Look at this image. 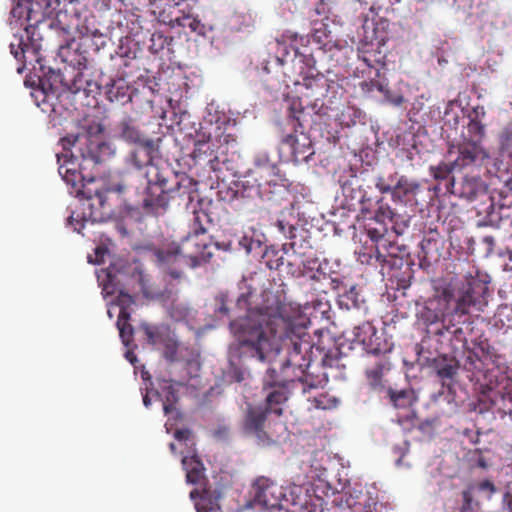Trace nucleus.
I'll return each instance as SVG.
<instances>
[{"mask_svg":"<svg viewBox=\"0 0 512 512\" xmlns=\"http://www.w3.org/2000/svg\"><path fill=\"white\" fill-rule=\"evenodd\" d=\"M309 319L301 307L294 303H279L274 307L251 310L246 316L230 322L235 340L228 347L227 374L236 382L245 379L248 362L272 363L280 354L282 343L288 339L291 348L281 366V378L274 379L275 370H267L265 382L273 387L267 393V410L249 408L243 422L245 434L255 437L259 444L267 445L280 438L286 428L277 423L266 425V414L281 415V404L288 399V387L302 393L322 386L325 377L312 376L307 370L313 361L314 346L306 332Z\"/></svg>","mask_w":512,"mask_h":512,"instance_id":"1","label":"nucleus"},{"mask_svg":"<svg viewBox=\"0 0 512 512\" xmlns=\"http://www.w3.org/2000/svg\"><path fill=\"white\" fill-rule=\"evenodd\" d=\"M62 152H57L58 172L62 179L75 189V195L83 196L81 201L83 214L75 216V213L68 217L67 224L77 233L88 222H101L105 218L102 208L105 203V196L95 188L87 187L94 181V176L83 175V170H89L96 165L108 160L115 153L110 143L101 141L97 137L87 134H69L59 141Z\"/></svg>","mask_w":512,"mask_h":512,"instance_id":"2","label":"nucleus"},{"mask_svg":"<svg viewBox=\"0 0 512 512\" xmlns=\"http://www.w3.org/2000/svg\"><path fill=\"white\" fill-rule=\"evenodd\" d=\"M486 282L469 278L455 285L444 284L435 287L434 294L423 303L416 304L417 321L425 326L440 322L443 329L438 335H443L460 323V318L472 311L482 312L487 306Z\"/></svg>","mask_w":512,"mask_h":512,"instance_id":"3","label":"nucleus"},{"mask_svg":"<svg viewBox=\"0 0 512 512\" xmlns=\"http://www.w3.org/2000/svg\"><path fill=\"white\" fill-rule=\"evenodd\" d=\"M303 41L297 33L285 32L273 44L275 55L264 69L270 72L273 67H281L284 76L302 97L318 99L327 90V80L317 72L312 55L300 50Z\"/></svg>","mask_w":512,"mask_h":512,"instance_id":"4","label":"nucleus"},{"mask_svg":"<svg viewBox=\"0 0 512 512\" xmlns=\"http://www.w3.org/2000/svg\"><path fill=\"white\" fill-rule=\"evenodd\" d=\"M237 143L234 127L229 124L210 103L206 107L204 125L196 132L194 139L193 159L204 165L209 172L210 179L215 182H224L229 174L227 152Z\"/></svg>","mask_w":512,"mask_h":512,"instance_id":"5","label":"nucleus"},{"mask_svg":"<svg viewBox=\"0 0 512 512\" xmlns=\"http://www.w3.org/2000/svg\"><path fill=\"white\" fill-rule=\"evenodd\" d=\"M193 228L179 243H173L167 250L155 252L157 263L161 269L178 279L182 276L177 269H168L175 264L179 267L197 268L207 263L213 255V243L207 234L206 225L210 222L208 214L194 211Z\"/></svg>","mask_w":512,"mask_h":512,"instance_id":"6","label":"nucleus"},{"mask_svg":"<svg viewBox=\"0 0 512 512\" xmlns=\"http://www.w3.org/2000/svg\"><path fill=\"white\" fill-rule=\"evenodd\" d=\"M144 177L145 188L141 203L144 209L154 214L166 210L169 193H178L179 196H186L189 201H193L198 190V182L187 174L174 175L175 185L167 187L168 179L157 166H151Z\"/></svg>","mask_w":512,"mask_h":512,"instance_id":"7","label":"nucleus"},{"mask_svg":"<svg viewBox=\"0 0 512 512\" xmlns=\"http://www.w3.org/2000/svg\"><path fill=\"white\" fill-rule=\"evenodd\" d=\"M174 437L181 446L188 449L182 458L187 483L202 487L201 494L198 493V489L190 492V498L194 501L196 511L219 512L220 507L217 503V497H213L210 491L203 487L206 480L205 468L192 449L195 443L191 431L189 429L176 430Z\"/></svg>","mask_w":512,"mask_h":512,"instance_id":"8","label":"nucleus"},{"mask_svg":"<svg viewBox=\"0 0 512 512\" xmlns=\"http://www.w3.org/2000/svg\"><path fill=\"white\" fill-rule=\"evenodd\" d=\"M97 279L102 287V294L105 298L118 292L116 301H108L107 314L110 318L113 317L114 310L118 308L117 328L119 330L120 338L125 346H129L133 335V328L129 324L130 315L132 312V305L134 300L131 295L118 289L117 275L110 269L101 270L97 273Z\"/></svg>","mask_w":512,"mask_h":512,"instance_id":"9","label":"nucleus"},{"mask_svg":"<svg viewBox=\"0 0 512 512\" xmlns=\"http://www.w3.org/2000/svg\"><path fill=\"white\" fill-rule=\"evenodd\" d=\"M308 489L293 485L289 488V495L281 486L266 477H259L253 483V507L259 509H282L285 504L304 507L308 504Z\"/></svg>","mask_w":512,"mask_h":512,"instance_id":"10","label":"nucleus"},{"mask_svg":"<svg viewBox=\"0 0 512 512\" xmlns=\"http://www.w3.org/2000/svg\"><path fill=\"white\" fill-rule=\"evenodd\" d=\"M142 327L151 344H163V354L168 361H183L196 368L199 367L198 355L184 344L178 343L167 325L151 327L143 324Z\"/></svg>","mask_w":512,"mask_h":512,"instance_id":"11","label":"nucleus"},{"mask_svg":"<svg viewBox=\"0 0 512 512\" xmlns=\"http://www.w3.org/2000/svg\"><path fill=\"white\" fill-rule=\"evenodd\" d=\"M388 26V21L383 18L377 21L364 20L363 36L359 50L363 54L370 55L369 57L366 55L362 57L363 61L370 67L373 61L380 63L384 58L383 48L389 39Z\"/></svg>","mask_w":512,"mask_h":512,"instance_id":"12","label":"nucleus"},{"mask_svg":"<svg viewBox=\"0 0 512 512\" xmlns=\"http://www.w3.org/2000/svg\"><path fill=\"white\" fill-rule=\"evenodd\" d=\"M279 153L285 161L299 165L309 163L315 155V149L310 136L295 129L282 138Z\"/></svg>","mask_w":512,"mask_h":512,"instance_id":"13","label":"nucleus"},{"mask_svg":"<svg viewBox=\"0 0 512 512\" xmlns=\"http://www.w3.org/2000/svg\"><path fill=\"white\" fill-rule=\"evenodd\" d=\"M179 385V382L162 380L159 382L158 389L147 392L143 396V404L146 408L151 405L152 398H155L162 403L164 414L168 417V420L165 423V429L167 433L171 432L173 426L181 417L180 412L175 407V404L178 400L176 386Z\"/></svg>","mask_w":512,"mask_h":512,"instance_id":"14","label":"nucleus"},{"mask_svg":"<svg viewBox=\"0 0 512 512\" xmlns=\"http://www.w3.org/2000/svg\"><path fill=\"white\" fill-rule=\"evenodd\" d=\"M277 166L270 160L267 152H260L255 156L254 168L245 176L242 186L248 190L247 195L260 196L264 184L271 182V177L277 174Z\"/></svg>","mask_w":512,"mask_h":512,"instance_id":"15","label":"nucleus"},{"mask_svg":"<svg viewBox=\"0 0 512 512\" xmlns=\"http://www.w3.org/2000/svg\"><path fill=\"white\" fill-rule=\"evenodd\" d=\"M44 10L32 0H14L10 12V24L19 26L29 33L30 28L42 22Z\"/></svg>","mask_w":512,"mask_h":512,"instance_id":"16","label":"nucleus"},{"mask_svg":"<svg viewBox=\"0 0 512 512\" xmlns=\"http://www.w3.org/2000/svg\"><path fill=\"white\" fill-rule=\"evenodd\" d=\"M351 342L354 346H360L368 354L376 355L389 351L387 343L369 322H364L353 329Z\"/></svg>","mask_w":512,"mask_h":512,"instance_id":"17","label":"nucleus"},{"mask_svg":"<svg viewBox=\"0 0 512 512\" xmlns=\"http://www.w3.org/2000/svg\"><path fill=\"white\" fill-rule=\"evenodd\" d=\"M49 27L55 28L60 34L65 36V41H74L75 36H96L98 30L90 29L85 24L81 23V19L77 14H68L67 12H60L54 21L49 24Z\"/></svg>","mask_w":512,"mask_h":512,"instance_id":"18","label":"nucleus"},{"mask_svg":"<svg viewBox=\"0 0 512 512\" xmlns=\"http://www.w3.org/2000/svg\"><path fill=\"white\" fill-rule=\"evenodd\" d=\"M446 189L450 193L458 194L462 198L473 201L486 194L487 185L481 180L480 177L467 175L463 178L457 189L455 188L454 178H449L446 184Z\"/></svg>","mask_w":512,"mask_h":512,"instance_id":"19","label":"nucleus"},{"mask_svg":"<svg viewBox=\"0 0 512 512\" xmlns=\"http://www.w3.org/2000/svg\"><path fill=\"white\" fill-rule=\"evenodd\" d=\"M157 156V143L152 139H146L143 143L138 144V147L131 152L127 157V162L138 170L147 167V172L151 166H154L152 161Z\"/></svg>","mask_w":512,"mask_h":512,"instance_id":"20","label":"nucleus"},{"mask_svg":"<svg viewBox=\"0 0 512 512\" xmlns=\"http://www.w3.org/2000/svg\"><path fill=\"white\" fill-rule=\"evenodd\" d=\"M375 186L381 193H392L393 197L414 195L420 187L418 182L409 180L404 176H401L395 185H392L384 177L380 176L377 178Z\"/></svg>","mask_w":512,"mask_h":512,"instance_id":"21","label":"nucleus"},{"mask_svg":"<svg viewBox=\"0 0 512 512\" xmlns=\"http://www.w3.org/2000/svg\"><path fill=\"white\" fill-rule=\"evenodd\" d=\"M486 157L487 154L480 146L479 141L475 140L471 143H463L459 147L457 158L452 162L457 168H464Z\"/></svg>","mask_w":512,"mask_h":512,"instance_id":"22","label":"nucleus"},{"mask_svg":"<svg viewBox=\"0 0 512 512\" xmlns=\"http://www.w3.org/2000/svg\"><path fill=\"white\" fill-rule=\"evenodd\" d=\"M115 132L119 138L126 142L140 144L145 141L135 120L130 116H125L118 122Z\"/></svg>","mask_w":512,"mask_h":512,"instance_id":"23","label":"nucleus"},{"mask_svg":"<svg viewBox=\"0 0 512 512\" xmlns=\"http://www.w3.org/2000/svg\"><path fill=\"white\" fill-rule=\"evenodd\" d=\"M183 0H151L155 8L159 9V18L171 28L188 27V21H182V15H175L173 17L165 16V7L175 8L180 5Z\"/></svg>","mask_w":512,"mask_h":512,"instance_id":"24","label":"nucleus"},{"mask_svg":"<svg viewBox=\"0 0 512 512\" xmlns=\"http://www.w3.org/2000/svg\"><path fill=\"white\" fill-rule=\"evenodd\" d=\"M106 94L110 102L125 104L131 101L130 88L124 79L113 81L108 87Z\"/></svg>","mask_w":512,"mask_h":512,"instance_id":"25","label":"nucleus"},{"mask_svg":"<svg viewBox=\"0 0 512 512\" xmlns=\"http://www.w3.org/2000/svg\"><path fill=\"white\" fill-rule=\"evenodd\" d=\"M346 485L347 481L342 482L341 480H338L336 485H332L329 481L319 478L313 484V492L317 498L322 499L324 497H330L337 493L344 492Z\"/></svg>","mask_w":512,"mask_h":512,"instance_id":"26","label":"nucleus"},{"mask_svg":"<svg viewBox=\"0 0 512 512\" xmlns=\"http://www.w3.org/2000/svg\"><path fill=\"white\" fill-rule=\"evenodd\" d=\"M362 90L365 92H372L374 90L379 91L383 94L386 102L392 104L393 106H401L405 99L401 94H393L388 88L386 84L380 82H363L361 84Z\"/></svg>","mask_w":512,"mask_h":512,"instance_id":"27","label":"nucleus"},{"mask_svg":"<svg viewBox=\"0 0 512 512\" xmlns=\"http://www.w3.org/2000/svg\"><path fill=\"white\" fill-rule=\"evenodd\" d=\"M264 242L265 235L254 228H249L247 231H245L239 240V244L246 250L247 253H251L260 249Z\"/></svg>","mask_w":512,"mask_h":512,"instance_id":"28","label":"nucleus"},{"mask_svg":"<svg viewBox=\"0 0 512 512\" xmlns=\"http://www.w3.org/2000/svg\"><path fill=\"white\" fill-rule=\"evenodd\" d=\"M282 249H283V251H284V253L286 255V258L281 256L280 258H278L276 260L275 264H273L271 262H268L269 268H271V269L272 268H279L281 265H284V263L286 262L287 273L291 274L294 277H301L302 276V270L296 266V264H295V262H293V260H291V258L289 256L288 245L284 244Z\"/></svg>","mask_w":512,"mask_h":512,"instance_id":"29","label":"nucleus"},{"mask_svg":"<svg viewBox=\"0 0 512 512\" xmlns=\"http://www.w3.org/2000/svg\"><path fill=\"white\" fill-rule=\"evenodd\" d=\"M167 312L171 319L174 321H185L191 315L192 310L187 304L183 302L173 301L167 307Z\"/></svg>","mask_w":512,"mask_h":512,"instance_id":"30","label":"nucleus"},{"mask_svg":"<svg viewBox=\"0 0 512 512\" xmlns=\"http://www.w3.org/2000/svg\"><path fill=\"white\" fill-rule=\"evenodd\" d=\"M436 373L442 380L452 379L457 373L458 367L453 361H449L446 358L436 360L435 365Z\"/></svg>","mask_w":512,"mask_h":512,"instance_id":"31","label":"nucleus"},{"mask_svg":"<svg viewBox=\"0 0 512 512\" xmlns=\"http://www.w3.org/2000/svg\"><path fill=\"white\" fill-rule=\"evenodd\" d=\"M364 302L362 296L355 286H352L348 291L340 296V305L345 306L347 309L360 308Z\"/></svg>","mask_w":512,"mask_h":512,"instance_id":"32","label":"nucleus"},{"mask_svg":"<svg viewBox=\"0 0 512 512\" xmlns=\"http://www.w3.org/2000/svg\"><path fill=\"white\" fill-rule=\"evenodd\" d=\"M389 395L394 406L397 408H406L415 402V396L413 392L408 390H401L399 392L390 390Z\"/></svg>","mask_w":512,"mask_h":512,"instance_id":"33","label":"nucleus"},{"mask_svg":"<svg viewBox=\"0 0 512 512\" xmlns=\"http://www.w3.org/2000/svg\"><path fill=\"white\" fill-rule=\"evenodd\" d=\"M171 42L167 36L163 35L161 32H154L150 38L149 50L153 54H158L163 51L166 46H168Z\"/></svg>","mask_w":512,"mask_h":512,"instance_id":"34","label":"nucleus"},{"mask_svg":"<svg viewBox=\"0 0 512 512\" xmlns=\"http://www.w3.org/2000/svg\"><path fill=\"white\" fill-rule=\"evenodd\" d=\"M29 50L30 47L24 43L23 37L15 34L14 39L10 43V51L15 59L21 60Z\"/></svg>","mask_w":512,"mask_h":512,"instance_id":"35","label":"nucleus"},{"mask_svg":"<svg viewBox=\"0 0 512 512\" xmlns=\"http://www.w3.org/2000/svg\"><path fill=\"white\" fill-rule=\"evenodd\" d=\"M457 167L454 166V163H440L437 166H431L430 167V174L433 176L436 180H445L448 179L450 174L454 169Z\"/></svg>","mask_w":512,"mask_h":512,"instance_id":"36","label":"nucleus"},{"mask_svg":"<svg viewBox=\"0 0 512 512\" xmlns=\"http://www.w3.org/2000/svg\"><path fill=\"white\" fill-rule=\"evenodd\" d=\"M294 244H289V256L293 262H295L296 266L302 270V276L305 275L306 270H312L313 266L311 260H307L304 255L296 253L293 249Z\"/></svg>","mask_w":512,"mask_h":512,"instance_id":"37","label":"nucleus"},{"mask_svg":"<svg viewBox=\"0 0 512 512\" xmlns=\"http://www.w3.org/2000/svg\"><path fill=\"white\" fill-rule=\"evenodd\" d=\"M500 145L502 152L512 158V122L502 131L500 135Z\"/></svg>","mask_w":512,"mask_h":512,"instance_id":"38","label":"nucleus"},{"mask_svg":"<svg viewBox=\"0 0 512 512\" xmlns=\"http://www.w3.org/2000/svg\"><path fill=\"white\" fill-rule=\"evenodd\" d=\"M182 21H188V28L191 30V32L196 33L200 36H205L206 34V27L203 23H201L200 20H198L195 17H192L189 14H183L182 15Z\"/></svg>","mask_w":512,"mask_h":512,"instance_id":"39","label":"nucleus"},{"mask_svg":"<svg viewBox=\"0 0 512 512\" xmlns=\"http://www.w3.org/2000/svg\"><path fill=\"white\" fill-rule=\"evenodd\" d=\"M463 504L460 512H477L478 503L473 500V494L470 489L463 491L462 493Z\"/></svg>","mask_w":512,"mask_h":512,"instance_id":"40","label":"nucleus"},{"mask_svg":"<svg viewBox=\"0 0 512 512\" xmlns=\"http://www.w3.org/2000/svg\"><path fill=\"white\" fill-rule=\"evenodd\" d=\"M359 2H364L365 4H370V11L373 13H378L384 8H388L394 4L399 3L401 0H358Z\"/></svg>","mask_w":512,"mask_h":512,"instance_id":"41","label":"nucleus"},{"mask_svg":"<svg viewBox=\"0 0 512 512\" xmlns=\"http://www.w3.org/2000/svg\"><path fill=\"white\" fill-rule=\"evenodd\" d=\"M274 228L286 239H292L295 236V227L284 220H277L274 223Z\"/></svg>","mask_w":512,"mask_h":512,"instance_id":"42","label":"nucleus"},{"mask_svg":"<svg viewBox=\"0 0 512 512\" xmlns=\"http://www.w3.org/2000/svg\"><path fill=\"white\" fill-rule=\"evenodd\" d=\"M382 375L383 368L380 365H376L375 367L366 371L367 379L369 380V383L374 387L380 385Z\"/></svg>","mask_w":512,"mask_h":512,"instance_id":"43","label":"nucleus"},{"mask_svg":"<svg viewBox=\"0 0 512 512\" xmlns=\"http://www.w3.org/2000/svg\"><path fill=\"white\" fill-rule=\"evenodd\" d=\"M321 26H324V25L321 24ZM327 38H328V34L326 32L325 27L315 28L314 32L311 34L312 42L318 44L320 47L327 45V42H326Z\"/></svg>","mask_w":512,"mask_h":512,"instance_id":"44","label":"nucleus"},{"mask_svg":"<svg viewBox=\"0 0 512 512\" xmlns=\"http://www.w3.org/2000/svg\"><path fill=\"white\" fill-rule=\"evenodd\" d=\"M107 253V249L102 246H98L95 248V259L89 255L88 262L93 264H100L104 261V255Z\"/></svg>","mask_w":512,"mask_h":512,"instance_id":"45","label":"nucleus"},{"mask_svg":"<svg viewBox=\"0 0 512 512\" xmlns=\"http://www.w3.org/2000/svg\"><path fill=\"white\" fill-rule=\"evenodd\" d=\"M290 110L291 116L300 124L301 114L303 113V105L301 100L294 101L290 106Z\"/></svg>","mask_w":512,"mask_h":512,"instance_id":"46","label":"nucleus"},{"mask_svg":"<svg viewBox=\"0 0 512 512\" xmlns=\"http://www.w3.org/2000/svg\"><path fill=\"white\" fill-rule=\"evenodd\" d=\"M468 129L469 131H473L474 133H476L479 136V138H481L484 134V126L478 120H471L468 125Z\"/></svg>","mask_w":512,"mask_h":512,"instance_id":"47","label":"nucleus"},{"mask_svg":"<svg viewBox=\"0 0 512 512\" xmlns=\"http://www.w3.org/2000/svg\"><path fill=\"white\" fill-rule=\"evenodd\" d=\"M356 254H357V260L361 264H371V261L373 259V255L371 252L361 250L359 252H356Z\"/></svg>","mask_w":512,"mask_h":512,"instance_id":"48","label":"nucleus"},{"mask_svg":"<svg viewBox=\"0 0 512 512\" xmlns=\"http://www.w3.org/2000/svg\"><path fill=\"white\" fill-rule=\"evenodd\" d=\"M216 301H217V305H218L216 308V311H218L219 313H221L223 315H227L228 308L226 307V296L222 294L216 298Z\"/></svg>","mask_w":512,"mask_h":512,"instance_id":"49","label":"nucleus"},{"mask_svg":"<svg viewBox=\"0 0 512 512\" xmlns=\"http://www.w3.org/2000/svg\"><path fill=\"white\" fill-rule=\"evenodd\" d=\"M480 491H489L490 494H494L496 492V488L494 484L489 480L482 481L478 486Z\"/></svg>","mask_w":512,"mask_h":512,"instance_id":"50","label":"nucleus"},{"mask_svg":"<svg viewBox=\"0 0 512 512\" xmlns=\"http://www.w3.org/2000/svg\"><path fill=\"white\" fill-rule=\"evenodd\" d=\"M485 116V109L483 106H476L472 111V119L480 121L481 118Z\"/></svg>","mask_w":512,"mask_h":512,"instance_id":"51","label":"nucleus"},{"mask_svg":"<svg viewBox=\"0 0 512 512\" xmlns=\"http://www.w3.org/2000/svg\"><path fill=\"white\" fill-rule=\"evenodd\" d=\"M139 285H140V289L142 291V293L145 295V296H149V291L147 289V286H146V281L144 279V276L139 273Z\"/></svg>","mask_w":512,"mask_h":512,"instance_id":"52","label":"nucleus"},{"mask_svg":"<svg viewBox=\"0 0 512 512\" xmlns=\"http://www.w3.org/2000/svg\"><path fill=\"white\" fill-rule=\"evenodd\" d=\"M126 188H127V186L125 184H116V185H112L109 188V191L122 194L126 190Z\"/></svg>","mask_w":512,"mask_h":512,"instance_id":"53","label":"nucleus"},{"mask_svg":"<svg viewBox=\"0 0 512 512\" xmlns=\"http://www.w3.org/2000/svg\"><path fill=\"white\" fill-rule=\"evenodd\" d=\"M125 358L132 364L134 365L136 362H137V357L135 356L134 352L133 351H130L128 350L126 353H125Z\"/></svg>","mask_w":512,"mask_h":512,"instance_id":"54","label":"nucleus"},{"mask_svg":"<svg viewBox=\"0 0 512 512\" xmlns=\"http://www.w3.org/2000/svg\"><path fill=\"white\" fill-rule=\"evenodd\" d=\"M476 464L478 467H480L482 469H486L488 467V463L486 462L485 458L482 456L478 457Z\"/></svg>","mask_w":512,"mask_h":512,"instance_id":"55","label":"nucleus"},{"mask_svg":"<svg viewBox=\"0 0 512 512\" xmlns=\"http://www.w3.org/2000/svg\"><path fill=\"white\" fill-rule=\"evenodd\" d=\"M414 153H418V151L416 150V147H415V146H413V147H412V150L408 152V154H407V158H408L409 160H412V159H413V157H414Z\"/></svg>","mask_w":512,"mask_h":512,"instance_id":"56","label":"nucleus"},{"mask_svg":"<svg viewBox=\"0 0 512 512\" xmlns=\"http://www.w3.org/2000/svg\"><path fill=\"white\" fill-rule=\"evenodd\" d=\"M169 447H170L171 452H172V453H175L176 445H175L174 443H171V444L169 445Z\"/></svg>","mask_w":512,"mask_h":512,"instance_id":"57","label":"nucleus"},{"mask_svg":"<svg viewBox=\"0 0 512 512\" xmlns=\"http://www.w3.org/2000/svg\"><path fill=\"white\" fill-rule=\"evenodd\" d=\"M455 334H462L463 333V330L461 328H457L455 331H454Z\"/></svg>","mask_w":512,"mask_h":512,"instance_id":"58","label":"nucleus"},{"mask_svg":"<svg viewBox=\"0 0 512 512\" xmlns=\"http://www.w3.org/2000/svg\"><path fill=\"white\" fill-rule=\"evenodd\" d=\"M381 259H382V255L377 254V255H376V260H377V261H381Z\"/></svg>","mask_w":512,"mask_h":512,"instance_id":"59","label":"nucleus"},{"mask_svg":"<svg viewBox=\"0 0 512 512\" xmlns=\"http://www.w3.org/2000/svg\"><path fill=\"white\" fill-rule=\"evenodd\" d=\"M317 407H319V408H323V409L325 408V406H324L321 402H319V403L317 404Z\"/></svg>","mask_w":512,"mask_h":512,"instance_id":"60","label":"nucleus"},{"mask_svg":"<svg viewBox=\"0 0 512 512\" xmlns=\"http://www.w3.org/2000/svg\"><path fill=\"white\" fill-rule=\"evenodd\" d=\"M508 509H509V510H512V501H509V502H508Z\"/></svg>","mask_w":512,"mask_h":512,"instance_id":"61","label":"nucleus"},{"mask_svg":"<svg viewBox=\"0 0 512 512\" xmlns=\"http://www.w3.org/2000/svg\"><path fill=\"white\" fill-rule=\"evenodd\" d=\"M509 497V494L506 493L505 496H504V501H506V499Z\"/></svg>","mask_w":512,"mask_h":512,"instance_id":"62","label":"nucleus"},{"mask_svg":"<svg viewBox=\"0 0 512 512\" xmlns=\"http://www.w3.org/2000/svg\"><path fill=\"white\" fill-rule=\"evenodd\" d=\"M98 131H102V126L101 125H99Z\"/></svg>","mask_w":512,"mask_h":512,"instance_id":"63","label":"nucleus"}]
</instances>
